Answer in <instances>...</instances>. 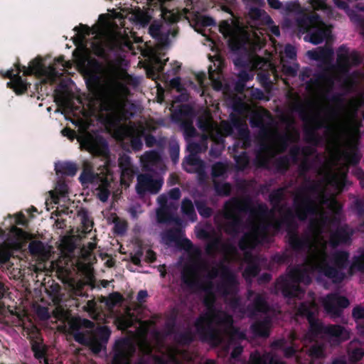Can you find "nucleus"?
<instances>
[{
    "label": "nucleus",
    "mask_w": 364,
    "mask_h": 364,
    "mask_svg": "<svg viewBox=\"0 0 364 364\" xmlns=\"http://www.w3.org/2000/svg\"><path fill=\"white\" fill-rule=\"evenodd\" d=\"M76 32L73 37L77 48L73 55L77 67L85 73L87 96L83 98L73 94L55 90V101L62 107L65 115L73 116L71 122L77 127V134L69 127L62 129L61 134L71 141L76 139L82 151L91 154V49L87 47L86 37L91 28L85 25L74 28Z\"/></svg>",
    "instance_id": "f257e3e1"
},
{
    "label": "nucleus",
    "mask_w": 364,
    "mask_h": 364,
    "mask_svg": "<svg viewBox=\"0 0 364 364\" xmlns=\"http://www.w3.org/2000/svg\"><path fill=\"white\" fill-rule=\"evenodd\" d=\"M126 74L122 71L112 70L103 88L102 97L107 102V109L119 112L123 108L127 95L125 86Z\"/></svg>",
    "instance_id": "f03ea898"
},
{
    "label": "nucleus",
    "mask_w": 364,
    "mask_h": 364,
    "mask_svg": "<svg viewBox=\"0 0 364 364\" xmlns=\"http://www.w3.org/2000/svg\"><path fill=\"white\" fill-rule=\"evenodd\" d=\"M72 63L65 60L64 55L55 58L54 63L46 66L41 58H36L30 62L28 67H23L26 75L37 74L43 77V82L54 84L63 75L65 68H70Z\"/></svg>",
    "instance_id": "7ed1b4c3"
},
{
    "label": "nucleus",
    "mask_w": 364,
    "mask_h": 364,
    "mask_svg": "<svg viewBox=\"0 0 364 364\" xmlns=\"http://www.w3.org/2000/svg\"><path fill=\"white\" fill-rule=\"evenodd\" d=\"M220 31L225 36L230 38V44L232 49L238 48L240 43L245 42H250L254 46H260L263 41L257 32L253 33L254 38H252L247 30L238 26L232 28L227 22H223L220 25Z\"/></svg>",
    "instance_id": "20e7f679"
},
{
    "label": "nucleus",
    "mask_w": 364,
    "mask_h": 364,
    "mask_svg": "<svg viewBox=\"0 0 364 364\" xmlns=\"http://www.w3.org/2000/svg\"><path fill=\"white\" fill-rule=\"evenodd\" d=\"M325 242L322 237L316 235L314 238L313 245L311 247V254L307 262V267L311 269H318L323 272L326 275L337 281L336 274L337 270L328 269L326 267V260L323 254Z\"/></svg>",
    "instance_id": "39448f33"
},
{
    "label": "nucleus",
    "mask_w": 364,
    "mask_h": 364,
    "mask_svg": "<svg viewBox=\"0 0 364 364\" xmlns=\"http://www.w3.org/2000/svg\"><path fill=\"white\" fill-rule=\"evenodd\" d=\"M114 18H117L115 14H107L101 16L99 21V30L102 33L105 43L109 47H114L125 43L121 31L114 21Z\"/></svg>",
    "instance_id": "423d86ee"
},
{
    "label": "nucleus",
    "mask_w": 364,
    "mask_h": 364,
    "mask_svg": "<svg viewBox=\"0 0 364 364\" xmlns=\"http://www.w3.org/2000/svg\"><path fill=\"white\" fill-rule=\"evenodd\" d=\"M359 122L357 119H350L338 123L333 128V135L336 143L344 142L349 146H354L358 138Z\"/></svg>",
    "instance_id": "0eeeda50"
},
{
    "label": "nucleus",
    "mask_w": 364,
    "mask_h": 364,
    "mask_svg": "<svg viewBox=\"0 0 364 364\" xmlns=\"http://www.w3.org/2000/svg\"><path fill=\"white\" fill-rule=\"evenodd\" d=\"M91 320L73 318L69 322V333L80 344L91 348Z\"/></svg>",
    "instance_id": "6e6552de"
},
{
    "label": "nucleus",
    "mask_w": 364,
    "mask_h": 364,
    "mask_svg": "<svg viewBox=\"0 0 364 364\" xmlns=\"http://www.w3.org/2000/svg\"><path fill=\"white\" fill-rule=\"evenodd\" d=\"M309 25L302 31H309L310 41L314 44L321 43L330 34V28L321 21L317 17L313 16L309 19Z\"/></svg>",
    "instance_id": "1a4fd4ad"
},
{
    "label": "nucleus",
    "mask_w": 364,
    "mask_h": 364,
    "mask_svg": "<svg viewBox=\"0 0 364 364\" xmlns=\"http://www.w3.org/2000/svg\"><path fill=\"white\" fill-rule=\"evenodd\" d=\"M134 350V347L132 341H118L115 346L113 364H128L129 358Z\"/></svg>",
    "instance_id": "9d476101"
},
{
    "label": "nucleus",
    "mask_w": 364,
    "mask_h": 364,
    "mask_svg": "<svg viewBox=\"0 0 364 364\" xmlns=\"http://www.w3.org/2000/svg\"><path fill=\"white\" fill-rule=\"evenodd\" d=\"M14 66L17 73H16L13 80L8 82L6 85L7 87L12 89L16 95H20L24 94L31 85L28 83L26 80H23L20 76L21 72L24 73L25 69L23 67L25 66L21 65L19 62L15 63ZM23 75H26L25 73H23Z\"/></svg>",
    "instance_id": "9b49d317"
},
{
    "label": "nucleus",
    "mask_w": 364,
    "mask_h": 364,
    "mask_svg": "<svg viewBox=\"0 0 364 364\" xmlns=\"http://www.w3.org/2000/svg\"><path fill=\"white\" fill-rule=\"evenodd\" d=\"M326 310L333 316L338 315L340 308H345L348 306V301L338 296H328L323 301Z\"/></svg>",
    "instance_id": "f8f14e48"
},
{
    "label": "nucleus",
    "mask_w": 364,
    "mask_h": 364,
    "mask_svg": "<svg viewBox=\"0 0 364 364\" xmlns=\"http://www.w3.org/2000/svg\"><path fill=\"white\" fill-rule=\"evenodd\" d=\"M31 350L33 353L35 358L39 360L40 363L43 362L44 364H60L50 360L47 357V346L43 344L42 340L32 339L31 341Z\"/></svg>",
    "instance_id": "ddd939ff"
},
{
    "label": "nucleus",
    "mask_w": 364,
    "mask_h": 364,
    "mask_svg": "<svg viewBox=\"0 0 364 364\" xmlns=\"http://www.w3.org/2000/svg\"><path fill=\"white\" fill-rule=\"evenodd\" d=\"M161 183L160 181H154L149 176H139L138 177V185L136 190L139 193H142L146 191L151 193H156L161 188Z\"/></svg>",
    "instance_id": "4468645a"
},
{
    "label": "nucleus",
    "mask_w": 364,
    "mask_h": 364,
    "mask_svg": "<svg viewBox=\"0 0 364 364\" xmlns=\"http://www.w3.org/2000/svg\"><path fill=\"white\" fill-rule=\"evenodd\" d=\"M358 61L356 53H349L346 48H341L338 53V63L339 67L346 70L348 67L355 64Z\"/></svg>",
    "instance_id": "2eb2a0df"
},
{
    "label": "nucleus",
    "mask_w": 364,
    "mask_h": 364,
    "mask_svg": "<svg viewBox=\"0 0 364 364\" xmlns=\"http://www.w3.org/2000/svg\"><path fill=\"white\" fill-rule=\"evenodd\" d=\"M109 331L106 326L101 327L92 334V353L99 352L107 342Z\"/></svg>",
    "instance_id": "dca6fc26"
},
{
    "label": "nucleus",
    "mask_w": 364,
    "mask_h": 364,
    "mask_svg": "<svg viewBox=\"0 0 364 364\" xmlns=\"http://www.w3.org/2000/svg\"><path fill=\"white\" fill-rule=\"evenodd\" d=\"M55 171L57 175L74 176L77 167L75 163L70 161H58L55 164Z\"/></svg>",
    "instance_id": "f3484780"
},
{
    "label": "nucleus",
    "mask_w": 364,
    "mask_h": 364,
    "mask_svg": "<svg viewBox=\"0 0 364 364\" xmlns=\"http://www.w3.org/2000/svg\"><path fill=\"white\" fill-rule=\"evenodd\" d=\"M148 325L147 322L139 323V326L134 338L135 342L137 343L141 350L144 353H149L151 350L149 345L143 338L147 331Z\"/></svg>",
    "instance_id": "a211bd4d"
},
{
    "label": "nucleus",
    "mask_w": 364,
    "mask_h": 364,
    "mask_svg": "<svg viewBox=\"0 0 364 364\" xmlns=\"http://www.w3.org/2000/svg\"><path fill=\"white\" fill-rule=\"evenodd\" d=\"M134 321H136V319L134 318L130 313L127 311L124 315L119 316L115 322L119 329L124 330L133 325Z\"/></svg>",
    "instance_id": "6ab92c4d"
},
{
    "label": "nucleus",
    "mask_w": 364,
    "mask_h": 364,
    "mask_svg": "<svg viewBox=\"0 0 364 364\" xmlns=\"http://www.w3.org/2000/svg\"><path fill=\"white\" fill-rule=\"evenodd\" d=\"M80 183L84 185L91 183V162L85 160L82 163V171L79 177Z\"/></svg>",
    "instance_id": "aec40b11"
},
{
    "label": "nucleus",
    "mask_w": 364,
    "mask_h": 364,
    "mask_svg": "<svg viewBox=\"0 0 364 364\" xmlns=\"http://www.w3.org/2000/svg\"><path fill=\"white\" fill-rule=\"evenodd\" d=\"M28 251L32 255H39L44 251V244L40 240H33L28 245Z\"/></svg>",
    "instance_id": "412c9836"
},
{
    "label": "nucleus",
    "mask_w": 364,
    "mask_h": 364,
    "mask_svg": "<svg viewBox=\"0 0 364 364\" xmlns=\"http://www.w3.org/2000/svg\"><path fill=\"white\" fill-rule=\"evenodd\" d=\"M328 331L331 335L339 337L341 339H347L349 338V333L341 326L328 327Z\"/></svg>",
    "instance_id": "4be33fe9"
},
{
    "label": "nucleus",
    "mask_w": 364,
    "mask_h": 364,
    "mask_svg": "<svg viewBox=\"0 0 364 364\" xmlns=\"http://www.w3.org/2000/svg\"><path fill=\"white\" fill-rule=\"evenodd\" d=\"M91 226V221L87 218L84 217L82 221L81 226L77 228L78 236L80 238L85 237L87 234L91 232L90 227Z\"/></svg>",
    "instance_id": "5701e85b"
},
{
    "label": "nucleus",
    "mask_w": 364,
    "mask_h": 364,
    "mask_svg": "<svg viewBox=\"0 0 364 364\" xmlns=\"http://www.w3.org/2000/svg\"><path fill=\"white\" fill-rule=\"evenodd\" d=\"M55 192L61 198H66L68 196V186L63 181H59L55 187Z\"/></svg>",
    "instance_id": "b1692460"
},
{
    "label": "nucleus",
    "mask_w": 364,
    "mask_h": 364,
    "mask_svg": "<svg viewBox=\"0 0 364 364\" xmlns=\"http://www.w3.org/2000/svg\"><path fill=\"white\" fill-rule=\"evenodd\" d=\"M122 160L123 159H121L120 161V166L122 167L121 182L122 183H125L127 178L129 179L132 175V170L129 168V164L123 165Z\"/></svg>",
    "instance_id": "393cba45"
},
{
    "label": "nucleus",
    "mask_w": 364,
    "mask_h": 364,
    "mask_svg": "<svg viewBox=\"0 0 364 364\" xmlns=\"http://www.w3.org/2000/svg\"><path fill=\"white\" fill-rule=\"evenodd\" d=\"M12 253L11 250L6 247L0 248V263H7L11 257Z\"/></svg>",
    "instance_id": "a878e982"
},
{
    "label": "nucleus",
    "mask_w": 364,
    "mask_h": 364,
    "mask_svg": "<svg viewBox=\"0 0 364 364\" xmlns=\"http://www.w3.org/2000/svg\"><path fill=\"white\" fill-rule=\"evenodd\" d=\"M209 77L213 82V86L215 90H219L222 87V82L220 81V77L218 73H215L214 72L209 70Z\"/></svg>",
    "instance_id": "bb28decb"
},
{
    "label": "nucleus",
    "mask_w": 364,
    "mask_h": 364,
    "mask_svg": "<svg viewBox=\"0 0 364 364\" xmlns=\"http://www.w3.org/2000/svg\"><path fill=\"white\" fill-rule=\"evenodd\" d=\"M122 300V296L118 293H114L109 295L107 299V305L109 307L114 306L116 304L120 302Z\"/></svg>",
    "instance_id": "cd10ccee"
},
{
    "label": "nucleus",
    "mask_w": 364,
    "mask_h": 364,
    "mask_svg": "<svg viewBox=\"0 0 364 364\" xmlns=\"http://www.w3.org/2000/svg\"><path fill=\"white\" fill-rule=\"evenodd\" d=\"M200 127L210 132L213 129L218 131L217 126L213 123L208 114L205 116V122L204 123L200 122Z\"/></svg>",
    "instance_id": "c85d7f7f"
},
{
    "label": "nucleus",
    "mask_w": 364,
    "mask_h": 364,
    "mask_svg": "<svg viewBox=\"0 0 364 364\" xmlns=\"http://www.w3.org/2000/svg\"><path fill=\"white\" fill-rule=\"evenodd\" d=\"M178 356V351L174 349H170L167 351V354L162 358V363L166 364L171 361L176 360Z\"/></svg>",
    "instance_id": "c756f323"
},
{
    "label": "nucleus",
    "mask_w": 364,
    "mask_h": 364,
    "mask_svg": "<svg viewBox=\"0 0 364 364\" xmlns=\"http://www.w3.org/2000/svg\"><path fill=\"white\" fill-rule=\"evenodd\" d=\"M309 354L313 358H320L323 355V350L321 346H313L309 352Z\"/></svg>",
    "instance_id": "7c9ffc66"
},
{
    "label": "nucleus",
    "mask_w": 364,
    "mask_h": 364,
    "mask_svg": "<svg viewBox=\"0 0 364 364\" xmlns=\"http://www.w3.org/2000/svg\"><path fill=\"white\" fill-rule=\"evenodd\" d=\"M346 179V175L343 171L339 173L337 176L334 177L333 179V182L338 187L344 184V181Z\"/></svg>",
    "instance_id": "2f4dec72"
},
{
    "label": "nucleus",
    "mask_w": 364,
    "mask_h": 364,
    "mask_svg": "<svg viewBox=\"0 0 364 364\" xmlns=\"http://www.w3.org/2000/svg\"><path fill=\"white\" fill-rule=\"evenodd\" d=\"M99 198L102 201H105L109 196V192L107 188V185L103 183L99 190Z\"/></svg>",
    "instance_id": "473e14b6"
},
{
    "label": "nucleus",
    "mask_w": 364,
    "mask_h": 364,
    "mask_svg": "<svg viewBox=\"0 0 364 364\" xmlns=\"http://www.w3.org/2000/svg\"><path fill=\"white\" fill-rule=\"evenodd\" d=\"M183 211L187 215H191L193 212V208L190 200H184L182 205Z\"/></svg>",
    "instance_id": "72a5a7b5"
},
{
    "label": "nucleus",
    "mask_w": 364,
    "mask_h": 364,
    "mask_svg": "<svg viewBox=\"0 0 364 364\" xmlns=\"http://www.w3.org/2000/svg\"><path fill=\"white\" fill-rule=\"evenodd\" d=\"M86 274V282L91 286V262H87L84 267Z\"/></svg>",
    "instance_id": "f704fd0d"
},
{
    "label": "nucleus",
    "mask_w": 364,
    "mask_h": 364,
    "mask_svg": "<svg viewBox=\"0 0 364 364\" xmlns=\"http://www.w3.org/2000/svg\"><path fill=\"white\" fill-rule=\"evenodd\" d=\"M309 2L314 9H326V4L323 0H309Z\"/></svg>",
    "instance_id": "c9c22d12"
},
{
    "label": "nucleus",
    "mask_w": 364,
    "mask_h": 364,
    "mask_svg": "<svg viewBox=\"0 0 364 364\" xmlns=\"http://www.w3.org/2000/svg\"><path fill=\"white\" fill-rule=\"evenodd\" d=\"M218 321L220 323H224L227 326H230L232 324L231 318H230L229 316H228L225 314H221L220 316V318H218Z\"/></svg>",
    "instance_id": "e433bc0d"
},
{
    "label": "nucleus",
    "mask_w": 364,
    "mask_h": 364,
    "mask_svg": "<svg viewBox=\"0 0 364 364\" xmlns=\"http://www.w3.org/2000/svg\"><path fill=\"white\" fill-rule=\"evenodd\" d=\"M353 316L358 319L364 318V309L361 307H357L353 311Z\"/></svg>",
    "instance_id": "4c0bfd02"
},
{
    "label": "nucleus",
    "mask_w": 364,
    "mask_h": 364,
    "mask_svg": "<svg viewBox=\"0 0 364 364\" xmlns=\"http://www.w3.org/2000/svg\"><path fill=\"white\" fill-rule=\"evenodd\" d=\"M160 31V26L157 24H153L149 28V32L154 37H157Z\"/></svg>",
    "instance_id": "58836bf2"
},
{
    "label": "nucleus",
    "mask_w": 364,
    "mask_h": 364,
    "mask_svg": "<svg viewBox=\"0 0 364 364\" xmlns=\"http://www.w3.org/2000/svg\"><path fill=\"white\" fill-rule=\"evenodd\" d=\"M250 364H264V360L259 355H253L250 359Z\"/></svg>",
    "instance_id": "ea45409f"
},
{
    "label": "nucleus",
    "mask_w": 364,
    "mask_h": 364,
    "mask_svg": "<svg viewBox=\"0 0 364 364\" xmlns=\"http://www.w3.org/2000/svg\"><path fill=\"white\" fill-rule=\"evenodd\" d=\"M0 73L4 77L9 78V79H11V80H13V79L16 75V74H14L13 69L8 70L4 73L3 71H1Z\"/></svg>",
    "instance_id": "a19ab883"
},
{
    "label": "nucleus",
    "mask_w": 364,
    "mask_h": 364,
    "mask_svg": "<svg viewBox=\"0 0 364 364\" xmlns=\"http://www.w3.org/2000/svg\"><path fill=\"white\" fill-rule=\"evenodd\" d=\"M163 18L169 21H176V17L171 11L163 12Z\"/></svg>",
    "instance_id": "79ce46f5"
},
{
    "label": "nucleus",
    "mask_w": 364,
    "mask_h": 364,
    "mask_svg": "<svg viewBox=\"0 0 364 364\" xmlns=\"http://www.w3.org/2000/svg\"><path fill=\"white\" fill-rule=\"evenodd\" d=\"M347 257H348L347 254H346V253L341 254L340 257L336 259V265L338 267L342 266L343 264L344 261L346 260Z\"/></svg>",
    "instance_id": "37998d69"
},
{
    "label": "nucleus",
    "mask_w": 364,
    "mask_h": 364,
    "mask_svg": "<svg viewBox=\"0 0 364 364\" xmlns=\"http://www.w3.org/2000/svg\"><path fill=\"white\" fill-rule=\"evenodd\" d=\"M284 51L287 55L289 58H293L295 55L294 48L291 46H286Z\"/></svg>",
    "instance_id": "c03bdc74"
},
{
    "label": "nucleus",
    "mask_w": 364,
    "mask_h": 364,
    "mask_svg": "<svg viewBox=\"0 0 364 364\" xmlns=\"http://www.w3.org/2000/svg\"><path fill=\"white\" fill-rule=\"evenodd\" d=\"M364 355V351L362 349L355 350L351 357L355 360H359Z\"/></svg>",
    "instance_id": "a18cd8bd"
},
{
    "label": "nucleus",
    "mask_w": 364,
    "mask_h": 364,
    "mask_svg": "<svg viewBox=\"0 0 364 364\" xmlns=\"http://www.w3.org/2000/svg\"><path fill=\"white\" fill-rule=\"evenodd\" d=\"M267 1L272 8L280 9L282 7V4L278 0H267Z\"/></svg>",
    "instance_id": "49530a36"
},
{
    "label": "nucleus",
    "mask_w": 364,
    "mask_h": 364,
    "mask_svg": "<svg viewBox=\"0 0 364 364\" xmlns=\"http://www.w3.org/2000/svg\"><path fill=\"white\" fill-rule=\"evenodd\" d=\"M335 4L340 9H346V0H333Z\"/></svg>",
    "instance_id": "de8ad7c7"
},
{
    "label": "nucleus",
    "mask_w": 364,
    "mask_h": 364,
    "mask_svg": "<svg viewBox=\"0 0 364 364\" xmlns=\"http://www.w3.org/2000/svg\"><path fill=\"white\" fill-rule=\"evenodd\" d=\"M146 259L149 262L154 261L156 259L154 252L151 250H147L146 255Z\"/></svg>",
    "instance_id": "09e8293b"
},
{
    "label": "nucleus",
    "mask_w": 364,
    "mask_h": 364,
    "mask_svg": "<svg viewBox=\"0 0 364 364\" xmlns=\"http://www.w3.org/2000/svg\"><path fill=\"white\" fill-rule=\"evenodd\" d=\"M139 20L142 24H146L149 21V18L144 14H140Z\"/></svg>",
    "instance_id": "8fccbe9b"
},
{
    "label": "nucleus",
    "mask_w": 364,
    "mask_h": 364,
    "mask_svg": "<svg viewBox=\"0 0 364 364\" xmlns=\"http://www.w3.org/2000/svg\"><path fill=\"white\" fill-rule=\"evenodd\" d=\"M170 196L172 198H174V199H177L179 198L180 196V192H179V190L178 189H173L172 191H171L170 192Z\"/></svg>",
    "instance_id": "3c124183"
},
{
    "label": "nucleus",
    "mask_w": 364,
    "mask_h": 364,
    "mask_svg": "<svg viewBox=\"0 0 364 364\" xmlns=\"http://www.w3.org/2000/svg\"><path fill=\"white\" fill-rule=\"evenodd\" d=\"M147 296V293L145 291H140L138 294V300L141 302Z\"/></svg>",
    "instance_id": "603ef678"
},
{
    "label": "nucleus",
    "mask_w": 364,
    "mask_h": 364,
    "mask_svg": "<svg viewBox=\"0 0 364 364\" xmlns=\"http://www.w3.org/2000/svg\"><path fill=\"white\" fill-rule=\"evenodd\" d=\"M223 170V167L221 165H216L214 167L213 173L214 175H220Z\"/></svg>",
    "instance_id": "864d4df0"
},
{
    "label": "nucleus",
    "mask_w": 364,
    "mask_h": 364,
    "mask_svg": "<svg viewBox=\"0 0 364 364\" xmlns=\"http://www.w3.org/2000/svg\"><path fill=\"white\" fill-rule=\"evenodd\" d=\"M55 225L59 229H61V228H63L64 226H65V221L63 220H59L58 219L56 221H55Z\"/></svg>",
    "instance_id": "5fc2aeb1"
},
{
    "label": "nucleus",
    "mask_w": 364,
    "mask_h": 364,
    "mask_svg": "<svg viewBox=\"0 0 364 364\" xmlns=\"http://www.w3.org/2000/svg\"><path fill=\"white\" fill-rule=\"evenodd\" d=\"M358 159V156L357 155V154H355V156L353 158L347 157L346 162L348 164L355 163V162H357Z\"/></svg>",
    "instance_id": "6e6d98bb"
},
{
    "label": "nucleus",
    "mask_w": 364,
    "mask_h": 364,
    "mask_svg": "<svg viewBox=\"0 0 364 364\" xmlns=\"http://www.w3.org/2000/svg\"><path fill=\"white\" fill-rule=\"evenodd\" d=\"M87 251L85 257L88 258L91 255V242H88L86 245Z\"/></svg>",
    "instance_id": "4d7b16f0"
},
{
    "label": "nucleus",
    "mask_w": 364,
    "mask_h": 364,
    "mask_svg": "<svg viewBox=\"0 0 364 364\" xmlns=\"http://www.w3.org/2000/svg\"><path fill=\"white\" fill-rule=\"evenodd\" d=\"M85 311L87 312L88 315L91 316V300H88L86 303Z\"/></svg>",
    "instance_id": "13d9d810"
},
{
    "label": "nucleus",
    "mask_w": 364,
    "mask_h": 364,
    "mask_svg": "<svg viewBox=\"0 0 364 364\" xmlns=\"http://www.w3.org/2000/svg\"><path fill=\"white\" fill-rule=\"evenodd\" d=\"M5 293V288L4 284L0 281V299L2 298Z\"/></svg>",
    "instance_id": "bf43d9fd"
},
{
    "label": "nucleus",
    "mask_w": 364,
    "mask_h": 364,
    "mask_svg": "<svg viewBox=\"0 0 364 364\" xmlns=\"http://www.w3.org/2000/svg\"><path fill=\"white\" fill-rule=\"evenodd\" d=\"M295 278L299 280V281H302V282H308V280L306 281V279H305V277L304 274H298V275H295Z\"/></svg>",
    "instance_id": "052dcab7"
},
{
    "label": "nucleus",
    "mask_w": 364,
    "mask_h": 364,
    "mask_svg": "<svg viewBox=\"0 0 364 364\" xmlns=\"http://www.w3.org/2000/svg\"><path fill=\"white\" fill-rule=\"evenodd\" d=\"M124 135H132V130L130 127H124Z\"/></svg>",
    "instance_id": "680f3d73"
},
{
    "label": "nucleus",
    "mask_w": 364,
    "mask_h": 364,
    "mask_svg": "<svg viewBox=\"0 0 364 364\" xmlns=\"http://www.w3.org/2000/svg\"><path fill=\"white\" fill-rule=\"evenodd\" d=\"M271 30H272V32L276 35V36H279V28L277 26H272L271 28Z\"/></svg>",
    "instance_id": "e2e57ef3"
},
{
    "label": "nucleus",
    "mask_w": 364,
    "mask_h": 364,
    "mask_svg": "<svg viewBox=\"0 0 364 364\" xmlns=\"http://www.w3.org/2000/svg\"><path fill=\"white\" fill-rule=\"evenodd\" d=\"M270 364H284V363L277 358H273L270 361Z\"/></svg>",
    "instance_id": "0e129e2a"
},
{
    "label": "nucleus",
    "mask_w": 364,
    "mask_h": 364,
    "mask_svg": "<svg viewBox=\"0 0 364 364\" xmlns=\"http://www.w3.org/2000/svg\"><path fill=\"white\" fill-rule=\"evenodd\" d=\"M154 58L157 64L161 63V62L163 60L162 58L161 57H159V55H157L156 54L154 55Z\"/></svg>",
    "instance_id": "69168bd1"
},
{
    "label": "nucleus",
    "mask_w": 364,
    "mask_h": 364,
    "mask_svg": "<svg viewBox=\"0 0 364 364\" xmlns=\"http://www.w3.org/2000/svg\"><path fill=\"white\" fill-rule=\"evenodd\" d=\"M294 352V350L292 348H287L285 350V354L287 356L291 355Z\"/></svg>",
    "instance_id": "338daca9"
},
{
    "label": "nucleus",
    "mask_w": 364,
    "mask_h": 364,
    "mask_svg": "<svg viewBox=\"0 0 364 364\" xmlns=\"http://www.w3.org/2000/svg\"><path fill=\"white\" fill-rule=\"evenodd\" d=\"M200 213L201 215H205V216H208L210 213L209 210H204V211H202L201 210H200Z\"/></svg>",
    "instance_id": "774afa93"
}]
</instances>
